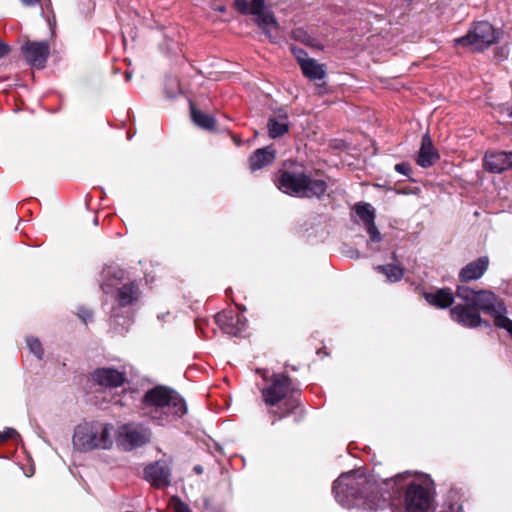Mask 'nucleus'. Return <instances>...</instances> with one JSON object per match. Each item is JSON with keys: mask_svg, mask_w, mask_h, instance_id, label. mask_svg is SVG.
I'll return each instance as SVG.
<instances>
[{"mask_svg": "<svg viewBox=\"0 0 512 512\" xmlns=\"http://www.w3.org/2000/svg\"><path fill=\"white\" fill-rule=\"evenodd\" d=\"M151 440V431L148 427H135L130 429V449L141 447Z\"/></svg>", "mask_w": 512, "mask_h": 512, "instance_id": "nucleus-24", "label": "nucleus"}, {"mask_svg": "<svg viewBox=\"0 0 512 512\" xmlns=\"http://www.w3.org/2000/svg\"><path fill=\"white\" fill-rule=\"evenodd\" d=\"M138 379V376L133 374L131 371H130V386L136 382ZM132 391V388L130 387V392Z\"/></svg>", "mask_w": 512, "mask_h": 512, "instance_id": "nucleus-38", "label": "nucleus"}, {"mask_svg": "<svg viewBox=\"0 0 512 512\" xmlns=\"http://www.w3.org/2000/svg\"><path fill=\"white\" fill-rule=\"evenodd\" d=\"M289 129L288 119L286 114H280L271 117L268 120V131L272 138H277L284 135Z\"/></svg>", "mask_w": 512, "mask_h": 512, "instance_id": "nucleus-22", "label": "nucleus"}, {"mask_svg": "<svg viewBox=\"0 0 512 512\" xmlns=\"http://www.w3.org/2000/svg\"><path fill=\"white\" fill-rule=\"evenodd\" d=\"M275 159V151L271 147H264L256 150L249 159V167L252 171H257L267 165H270Z\"/></svg>", "mask_w": 512, "mask_h": 512, "instance_id": "nucleus-19", "label": "nucleus"}, {"mask_svg": "<svg viewBox=\"0 0 512 512\" xmlns=\"http://www.w3.org/2000/svg\"><path fill=\"white\" fill-rule=\"evenodd\" d=\"M395 170L402 174V175H406L408 176L409 172H410V167L408 164H405V163H399V164H396L395 165Z\"/></svg>", "mask_w": 512, "mask_h": 512, "instance_id": "nucleus-34", "label": "nucleus"}, {"mask_svg": "<svg viewBox=\"0 0 512 512\" xmlns=\"http://www.w3.org/2000/svg\"><path fill=\"white\" fill-rule=\"evenodd\" d=\"M266 405L274 406L283 401L285 411L280 417L286 416L298 406V399L292 392L291 381L285 374H274L271 383L262 390Z\"/></svg>", "mask_w": 512, "mask_h": 512, "instance_id": "nucleus-7", "label": "nucleus"}, {"mask_svg": "<svg viewBox=\"0 0 512 512\" xmlns=\"http://www.w3.org/2000/svg\"><path fill=\"white\" fill-rule=\"evenodd\" d=\"M116 434L117 447L128 451V423L122 424L117 432L112 423L98 420L85 421L74 428L73 448L81 453L93 450H110L113 447V435Z\"/></svg>", "mask_w": 512, "mask_h": 512, "instance_id": "nucleus-3", "label": "nucleus"}, {"mask_svg": "<svg viewBox=\"0 0 512 512\" xmlns=\"http://www.w3.org/2000/svg\"><path fill=\"white\" fill-rule=\"evenodd\" d=\"M214 9L221 13L226 11V7L224 5L216 6Z\"/></svg>", "mask_w": 512, "mask_h": 512, "instance_id": "nucleus-39", "label": "nucleus"}, {"mask_svg": "<svg viewBox=\"0 0 512 512\" xmlns=\"http://www.w3.org/2000/svg\"><path fill=\"white\" fill-rule=\"evenodd\" d=\"M439 159V154L432 144L428 134L422 137L421 147L416 162L419 166L427 168L432 166Z\"/></svg>", "mask_w": 512, "mask_h": 512, "instance_id": "nucleus-18", "label": "nucleus"}, {"mask_svg": "<svg viewBox=\"0 0 512 512\" xmlns=\"http://www.w3.org/2000/svg\"><path fill=\"white\" fill-rule=\"evenodd\" d=\"M77 316L84 324L92 322L94 318L93 311L85 306H79L77 308Z\"/></svg>", "mask_w": 512, "mask_h": 512, "instance_id": "nucleus-30", "label": "nucleus"}, {"mask_svg": "<svg viewBox=\"0 0 512 512\" xmlns=\"http://www.w3.org/2000/svg\"><path fill=\"white\" fill-rule=\"evenodd\" d=\"M237 9L243 14H251L256 12L257 8L265 4V0H235Z\"/></svg>", "mask_w": 512, "mask_h": 512, "instance_id": "nucleus-26", "label": "nucleus"}, {"mask_svg": "<svg viewBox=\"0 0 512 512\" xmlns=\"http://www.w3.org/2000/svg\"><path fill=\"white\" fill-rule=\"evenodd\" d=\"M194 470H195L196 473H199V474L202 473V467L201 466H195Z\"/></svg>", "mask_w": 512, "mask_h": 512, "instance_id": "nucleus-40", "label": "nucleus"}, {"mask_svg": "<svg viewBox=\"0 0 512 512\" xmlns=\"http://www.w3.org/2000/svg\"><path fill=\"white\" fill-rule=\"evenodd\" d=\"M276 185L279 190L286 194L305 198H319L327 191V183L323 179L290 171L282 172Z\"/></svg>", "mask_w": 512, "mask_h": 512, "instance_id": "nucleus-6", "label": "nucleus"}, {"mask_svg": "<svg viewBox=\"0 0 512 512\" xmlns=\"http://www.w3.org/2000/svg\"><path fill=\"white\" fill-rule=\"evenodd\" d=\"M426 301L437 308H447L454 302L453 293L449 289H440L435 293H425Z\"/></svg>", "mask_w": 512, "mask_h": 512, "instance_id": "nucleus-20", "label": "nucleus"}, {"mask_svg": "<svg viewBox=\"0 0 512 512\" xmlns=\"http://www.w3.org/2000/svg\"><path fill=\"white\" fill-rule=\"evenodd\" d=\"M483 167L486 171L494 174H499L512 168V152H486L483 159Z\"/></svg>", "mask_w": 512, "mask_h": 512, "instance_id": "nucleus-15", "label": "nucleus"}, {"mask_svg": "<svg viewBox=\"0 0 512 512\" xmlns=\"http://www.w3.org/2000/svg\"><path fill=\"white\" fill-rule=\"evenodd\" d=\"M139 298V292L138 289L135 288L133 283H130V305L133 303L134 300H137Z\"/></svg>", "mask_w": 512, "mask_h": 512, "instance_id": "nucleus-35", "label": "nucleus"}, {"mask_svg": "<svg viewBox=\"0 0 512 512\" xmlns=\"http://www.w3.org/2000/svg\"><path fill=\"white\" fill-rule=\"evenodd\" d=\"M456 296L468 306L481 310L494 319L495 326L505 329L512 337V320L509 319L504 302L490 290H473L468 286H458Z\"/></svg>", "mask_w": 512, "mask_h": 512, "instance_id": "nucleus-5", "label": "nucleus"}, {"mask_svg": "<svg viewBox=\"0 0 512 512\" xmlns=\"http://www.w3.org/2000/svg\"><path fill=\"white\" fill-rule=\"evenodd\" d=\"M356 215L363 223L370 243H379L382 240L380 231L375 225V209L369 203H358L354 206Z\"/></svg>", "mask_w": 512, "mask_h": 512, "instance_id": "nucleus-12", "label": "nucleus"}, {"mask_svg": "<svg viewBox=\"0 0 512 512\" xmlns=\"http://www.w3.org/2000/svg\"><path fill=\"white\" fill-rule=\"evenodd\" d=\"M122 40H123V45H124V48L126 47V38L124 35H122Z\"/></svg>", "mask_w": 512, "mask_h": 512, "instance_id": "nucleus-42", "label": "nucleus"}, {"mask_svg": "<svg viewBox=\"0 0 512 512\" xmlns=\"http://www.w3.org/2000/svg\"><path fill=\"white\" fill-rule=\"evenodd\" d=\"M292 38L296 41L304 43L305 45L317 47V40L308 33L304 28H296L292 31Z\"/></svg>", "mask_w": 512, "mask_h": 512, "instance_id": "nucleus-27", "label": "nucleus"}, {"mask_svg": "<svg viewBox=\"0 0 512 512\" xmlns=\"http://www.w3.org/2000/svg\"><path fill=\"white\" fill-rule=\"evenodd\" d=\"M376 269L378 272L384 274L389 282H397L401 280L404 275V270L393 264L379 265Z\"/></svg>", "mask_w": 512, "mask_h": 512, "instance_id": "nucleus-25", "label": "nucleus"}, {"mask_svg": "<svg viewBox=\"0 0 512 512\" xmlns=\"http://www.w3.org/2000/svg\"><path fill=\"white\" fill-rule=\"evenodd\" d=\"M145 479L156 488H165L170 485L171 469L160 461L148 465L144 470Z\"/></svg>", "mask_w": 512, "mask_h": 512, "instance_id": "nucleus-16", "label": "nucleus"}, {"mask_svg": "<svg viewBox=\"0 0 512 512\" xmlns=\"http://www.w3.org/2000/svg\"><path fill=\"white\" fill-rule=\"evenodd\" d=\"M256 12H252L254 20L262 32L272 41H277V36L273 32H277L280 29V25L274 16V13L267 9L264 5L261 8H257Z\"/></svg>", "mask_w": 512, "mask_h": 512, "instance_id": "nucleus-14", "label": "nucleus"}, {"mask_svg": "<svg viewBox=\"0 0 512 512\" xmlns=\"http://www.w3.org/2000/svg\"><path fill=\"white\" fill-rule=\"evenodd\" d=\"M140 414L160 426L168 425L187 413L185 400L167 386L147 390L140 403Z\"/></svg>", "mask_w": 512, "mask_h": 512, "instance_id": "nucleus-4", "label": "nucleus"}, {"mask_svg": "<svg viewBox=\"0 0 512 512\" xmlns=\"http://www.w3.org/2000/svg\"><path fill=\"white\" fill-rule=\"evenodd\" d=\"M291 51L295 56L300 68L302 67V64L304 62H307L310 59V57H308V54L301 48L292 47Z\"/></svg>", "mask_w": 512, "mask_h": 512, "instance_id": "nucleus-32", "label": "nucleus"}, {"mask_svg": "<svg viewBox=\"0 0 512 512\" xmlns=\"http://www.w3.org/2000/svg\"><path fill=\"white\" fill-rule=\"evenodd\" d=\"M40 0H21L22 4L25 6H35L39 3Z\"/></svg>", "mask_w": 512, "mask_h": 512, "instance_id": "nucleus-37", "label": "nucleus"}, {"mask_svg": "<svg viewBox=\"0 0 512 512\" xmlns=\"http://www.w3.org/2000/svg\"><path fill=\"white\" fill-rule=\"evenodd\" d=\"M190 108L191 118L195 125L205 130H213L215 128L216 121L212 115L198 110L192 103Z\"/></svg>", "mask_w": 512, "mask_h": 512, "instance_id": "nucleus-23", "label": "nucleus"}, {"mask_svg": "<svg viewBox=\"0 0 512 512\" xmlns=\"http://www.w3.org/2000/svg\"><path fill=\"white\" fill-rule=\"evenodd\" d=\"M22 53L27 63L37 69L45 67L50 54V47L47 41H27L22 46Z\"/></svg>", "mask_w": 512, "mask_h": 512, "instance_id": "nucleus-9", "label": "nucleus"}, {"mask_svg": "<svg viewBox=\"0 0 512 512\" xmlns=\"http://www.w3.org/2000/svg\"><path fill=\"white\" fill-rule=\"evenodd\" d=\"M181 92V87L177 77L168 76L165 80V93L167 97L173 98Z\"/></svg>", "mask_w": 512, "mask_h": 512, "instance_id": "nucleus-28", "label": "nucleus"}, {"mask_svg": "<svg viewBox=\"0 0 512 512\" xmlns=\"http://www.w3.org/2000/svg\"><path fill=\"white\" fill-rule=\"evenodd\" d=\"M101 290L112 301L110 327L118 333L128 331V271L125 263L114 260L103 264L98 277Z\"/></svg>", "mask_w": 512, "mask_h": 512, "instance_id": "nucleus-2", "label": "nucleus"}, {"mask_svg": "<svg viewBox=\"0 0 512 512\" xmlns=\"http://www.w3.org/2000/svg\"><path fill=\"white\" fill-rule=\"evenodd\" d=\"M301 71L303 75L311 81L322 80L326 76L325 65L318 63L313 58H310L307 62L302 64Z\"/></svg>", "mask_w": 512, "mask_h": 512, "instance_id": "nucleus-21", "label": "nucleus"}, {"mask_svg": "<svg viewBox=\"0 0 512 512\" xmlns=\"http://www.w3.org/2000/svg\"><path fill=\"white\" fill-rule=\"evenodd\" d=\"M405 490L407 512H428L433 504L434 483L429 475L406 471L381 480L368 479L358 471L341 474L334 482L336 501L344 508L363 507L376 510L398 499Z\"/></svg>", "mask_w": 512, "mask_h": 512, "instance_id": "nucleus-1", "label": "nucleus"}, {"mask_svg": "<svg viewBox=\"0 0 512 512\" xmlns=\"http://www.w3.org/2000/svg\"><path fill=\"white\" fill-rule=\"evenodd\" d=\"M498 40V33L487 21H480L474 24L467 35L454 40L456 46L471 47L481 51L488 48Z\"/></svg>", "mask_w": 512, "mask_h": 512, "instance_id": "nucleus-8", "label": "nucleus"}, {"mask_svg": "<svg viewBox=\"0 0 512 512\" xmlns=\"http://www.w3.org/2000/svg\"><path fill=\"white\" fill-rule=\"evenodd\" d=\"M215 322L226 334L240 336L246 329V319L232 311H223L215 315Z\"/></svg>", "mask_w": 512, "mask_h": 512, "instance_id": "nucleus-13", "label": "nucleus"}, {"mask_svg": "<svg viewBox=\"0 0 512 512\" xmlns=\"http://www.w3.org/2000/svg\"><path fill=\"white\" fill-rule=\"evenodd\" d=\"M489 267V258L481 256L466 264L459 272V279L462 282H469L480 279Z\"/></svg>", "mask_w": 512, "mask_h": 512, "instance_id": "nucleus-17", "label": "nucleus"}, {"mask_svg": "<svg viewBox=\"0 0 512 512\" xmlns=\"http://www.w3.org/2000/svg\"><path fill=\"white\" fill-rule=\"evenodd\" d=\"M19 433L14 428H6L4 431H0V442H6L10 439H17L19 438Z\"/></svg>", "mask_w": 512, "mask_h": 512, "instance_id": "nucleus-31", "label": "nucleus"}, {"mask_svg": "<svg viewBox=\"0 0 512 512\" xmlns=\"http://www.w3.org/2000/svg\"><path fill=\"white\" fill-rule=\"evenodd\" d=\"M450 315L453 321L466 328H476L482 324L486 327L489 326V324L482 319L479 311L468 306L466 303L465 305L458 304L454 306L450 310Z\"/></svg>", "mask_w": 512, "mask_h": 512, "instance_id": "nucleus-11", "label": "nucleus"}, {"mask_svg": "<svg viewBox=\"0 0 512 512\" xmlns=\"http://www.w3.org/2000/svg\"><path fill=\"white\" fill-rule=\"evenodd\" d=\"M9 51L10 47L2 40H0V59L8 55Z\"/></svg>", "mask_w": 512, "mask_h": 512, "instance_id": "nucleus-36", "label": "nucleus"}, {"mask_svg": "<svg viewBox=\"0 0 512 512\" xmlns=\"http://www.w3.org/2000/svg\"><path fill=\"white\" fill-rule=\"evenodd\" d=\"M124 78L126 81H128V69H125L123 72Z\"/></svg>", "mask_w": 512, "mask_h": 512, "instance_id": "nucleus-41", "label": "nucleus"}, {"mask_svg": "<svg viewBox=\"0 0 512 512\" xmlns=\"http://www.w3.org/2000/svg\"><path fill=\"white\" fill-rule=\"evenodd\" d=\"M91 381L103 388L113 389L125 382V373L113 367H99L90 373Z\"/></svg>", "mask_w": 512, "mask_h": 512, "instance_id": "nucleus-10", "label": "nucleus"}, {"mask_svg": "<svg viewBox=\"0 0 512 512\" xmlns=\"http://www.w3.org/2000/svg\"><path fill=\"white\" fill-rule=\"evenodd\" d=\"M93 223H94V225H98V218L97 217H94Z\"/></svg>", "mask_w": 512, "mask_h": 512, "instance_id": "nucleus-43", "label": "nucleus"}, {"mask_svg": "<svg viewBox=\"0 0 512 512\" xmlns=\"http://www.w3.org/2000/svg\"><path fill=\"white\" fill-rule=\"evenodd\" d=\"M29 351L34 354L38 360H42L44 356V350L40 340L36 337H27L26 339Z\"/></svg>", "mask_w": 512, "mask_h": 512, "instance_id": "nucleus-29", "label": "nucleus"}, {"mask_svg": "<svg viewBox=\"0 0 512 512\" xmlns=\"http://www.w3.org/2000/svg\"><path fill=\"white\" fill-rule=\"evenodd\" d=\"M173 509L175 512H191L190 508L179 498H173Z\"/></svg>", "mask_w": 512, "mask_h": 512, "instance_id": "nucleus-33", "label": "nucleus"}]
</instances>
